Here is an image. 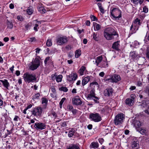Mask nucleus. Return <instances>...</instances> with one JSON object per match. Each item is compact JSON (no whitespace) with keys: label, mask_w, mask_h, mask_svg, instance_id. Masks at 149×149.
I'll use <instances>...</instances> for the list:
<instances>
[{"label":"nucleus","mask_w":149,"mask_h":149,"mask_svg":"<svg viewBox=\"0 0 149 149\" xmlns=\"http://www.w3.org/2000/svg\"><path fill=\"white\" fill-rule=\"evenodd\" d=\"M104 34L105 38L108 40H112L118 36L116 31L111 27L106 28L104 30Z\"/></svg>","instance_id":"1"},{"label":"nucleus","mask_w":149,"mask_h":149,"mask_svg":"<svg viewBox=\"0 0 149 149\" xmlns=\"http://www.w3.org/2000/svg\"><path fill=\"white\" fill-rule=\"evenodd\" d=\"M24 81L28 83L33 82L36 80V75L29 72L25 73L23 76Z\"/></svg>","instance_id":"2"},{"label":"nucleus","mask_w":149,"mask_h":149,"mask_svg":"<svg viewBox=\"0 0 149 149\" xmlns=\"http://www.w3.org/2000/svg\"><path fill=\"white\" fill-rule=\"evenodd\" d=\"M140 24V20L138 18L136 19L130 27V33L132 34L135 33L138 30Z\"/></svg>","instance_id":"3"},{"label":"nucleus","mask_w":149,"mask_h":149,"mask_svg":"<svg viewBox=\"0 0 149 149\" xmlns=\"http://www.w3.org/2000/svg\"><path fill=\"white\" fill-rule=\"evenodd\" d=\"M121 11L117 8H113L110 11L111 16L116 20H118L121 17Z\"/></svg>","instance_id":"4"},{"label":"nucleus","mask_w":149,"mask_h":149,"mask_svg":"<svg viewBox=\"0 0 149 149\" xmlns=\"http://www.w3.org/2000/svg\"><path fill=\"white\" fill-rule=\"evenodd\" d=\"M42 111V109L40 107H37L32 109L31 111V115L36 117L41 116Z\"/></svg>","instance_id":"5"},{"label":"nucleus","mask_w":149,"mask_h":149,"mask_svg":"<svg viewBox=\"0 0 149 149\" xmlns=\"http://www.w3.org/2000/svg\"><path fill=\"white\" fill-rule=\"evenodd\" d=\"M89 118L91 121L95 122H98L101 121L102 118L101 116L98 113H90L89 116Z\"/></svg>","instance_id":"6"},{"label":"nucleus","mask_w":149,"mask_h":149,"mask_svg":"<svg viewBox=\"0 0 149 149\" xmlns=\"http://www.w3.org/2000/svg\"><path fill=\"white\" fill-rule=\"evenodd\" d=\"M124 118L125 115L123 113H119L115 117L114 123L116 125H120L122 123Z\"/></svg>","instance_id":"7"},{"label":"nucleus","mask_w":149,"mask_h":149,"mask_svg":"<svg viewBox=\"0 0 149 149\" xmlns=\"http://www.w3.org/2000/svg\"><path fill=\"white\" fill-rule=\"evenodd\" d=\"M40 59L36 58L32 62V64L29 67V69L34 70L37 69L40 65Z\"/></svg>","instance_id":"8"},{"label":"nucleus","mask_w":149,"mask_h":149,"mask_svg":"<svg viewBox=\"0 0 149 149\" xmlns=\"http://www.w3.org/2000/svg\"><path fill=\"white\" fill-rule=\"evenodd\" d=\"M34 127L37 130H41L46 128V125L43 123L37 122L34 124Z\"/></svg>","instance_id":"9"},{"label":"nucleus","mask_w":149,"mask_h":149,"mask_svg":"<svg viewBox=\"0 0 149 149\" xmlns=\"http://www.w3.org/2000/svg\"><path fill=\"white\" fill-rule=\"evenodd\" d=\"M57 44L60 45H61L66 43L67 41V38L66 36L60 37L56 39Z\"/></svg>","instance_id":"10"},{"label":"nucleus","mask_w":149,"mask_h":149,"mask_svg":"<svg viewBox=\"0 0 149 149\" xmlns=\"http://www.w3.org/2000/svg\"><path fill=\"white\" fill-rule=\"evenodd\" d=\"M72 103L73 104L76 105H81L82 103L81 98L78 96L74 97L72 100Z\"/></svg>","instance_id":"11"},{"label":"nucleus","mask_w":149,"mask_h":149,"mask_svg":"<svg viewBox=\"0 0 149 149\" xmlns=\"http://www.w3.org/2000/svg\"><path fill=\"white\" fill-rule=\"evenodd\" d=\"M139 97L140 99H142L143 98L144 100H142L143 101L142 104H139L140 103V102H139L137 103V104L138 105H141L143 107H146V105L149 103V101L147 100V99L146 98L144 97H143V95H139Z\"/></svg>","instance_id":"12"},{"label":"nucleus","mask_w":149,"mask_h":149,"mask_svg":"<svg viewBox=\"0 0 149 149\" xmlns=\"http://www.w3.org/2000/svg\"><path fill=\"white\" fill-rule=\"evenodd\" d=\"M139 57V56L138 54L135 51L131 52L130 53V58L131 59H132L134 61H137Z\"/></svg>","instance_id":"13"},{"label":"nucleus","mask_w":149,"mask_h":149,"mask_svg":"<svg viewBox=\"0 0 149 149\" xmlns=\"http://www.w3.org/2000/svg\"><path fill=\"white\" fill-rule=\"evenodd\" d=\"M121 80V77L119 75L114 74L110 78L108 79L109 81L112 82H117Z\"/></svg>","instance_id":"14"},{"label":"nucleus","mask_w":149,"mask_h":149,"mask_svg":"<svg viewBox=\"0 0 149 149\" xmlns=\"http://www.w3.org/2000/svg\"><path fill=\"white\" fill-rule=\"evenodd\" d=\"M113 92V90L111 88H109L106 89L104 91V95L105 96H111L112 95Z\"/></svg>","instance_id":"15"},{"label":"nucleus","mask_w":149,"mask_h":149,"mask_svg":"<svg viewBox=\"0 0 149 149\" xmlns=\"http://www.w3.org/2000/svg\"><path fill=\"white\" fill-rule=\"evenodd\" d=\"M77 76L76 74L72 73L67 76V80L69 81H75L77 79Z\"/></svg>","instance_id":"16"},{"label":"nucleus","mask_w":149,"mask_h":149,"mask_svg":"<svg viewBox=\"0 0 149 149\" xmlns=\"http://www.w3.org/2000/svg\"><path fill=\"white\" fill-rule=\"evenodd\" d=\"M109 66V64L107 61V59L104 60H103L102 62L99 64V67L101 68H106Z\"/></svg>","instance_id":"17"},{"label":"nucleus","mask_w":149,"mask_h":149,"mask_svg":"<svg viewBox=\"0 0 149 149\" xmlns=\"http://www.w3.org/2000/svg\"><path fill=\"white\" fill-rule=\"evenodd\" d=\"M95 97V90L94 89H92L90 91V93L88 95L87 98L89 100H91Z\"/></svg>","instance_id":"18"},{"label":"nucleus","mask_w":149,"mask_h":149,"mask_svg":"<svg viewBox=\"0 0 149 149\" xmlns=\"http://www.w3.org/2000/svg\"><path fill=\"white\" fill-rule=\"evenodd\" d=\"M131 145L132 148L134 149H136L138 148L139 147V141L136 139H135V140L132 141Z\"/></svg>","instance_id":"19"},{"label":"nucleus","mask_w":149,"mask_h":149,"mask_svg":"<svg viewBox=\"0 0 149 149\" xmlns=\"http://www.w3.org/2000/svg\"><path fill=\"white\" fill-rule=\"evenodd\" d=\"M90 77L89 76L84 77L82 80V85L84 86L86 84L90 81Z\"/></svg>","instance_id":"20"},{"label":"nucleus","mask_w":149,"mask_h":149,"mask_svg":"<svg viewBox=\"0 0 149 149\" xmlns=\"http://www.w3.org/2000/svg\"><path fill=\"white\" fill-rule=\"evenodd\" d=\"M0 81L3 84V86L6 89H8V87L10 86V84L7 79L4 80H0Z\"/></svg>","instance_id":"21"},{"label":"nucleus","mask_w":149,"mask_h":149,"mask_svg":"<svg viewBox=\"0 0 149 149\" xmlns=\"http://www.w3.org/2000/svg\"><path fill=\"white\" fill-rule=\"evenodd\" d=\"M67 149H80L78 145L77 144H72L67 147Z\"/></svg>","instance_id":"22"},{"label":"nucleus","mask_w":149,"mask_h":149,"mask_svg":"<svg viewBox=\"0 0 149 149\" xmlns=\"http://www.w3.org/2000/svg\"><path fill=\"white\" fill-rule=\"evenodd\" d=\"M102 58H103L101 56L97 57L95 58V63L97 66H99L100 63H101L102 61L103 60Z\"/></svg>","instance_id":"23"},{"label":"nucleus","mask_w":149,"mask_h":149,"mask_svg":"<svg viewBox=\"0 0 149 149\" xmlns=\"http://www.w3.org/2000/svg\"><path fill=\"white\" fill-rule=\"evenodd\" d=\"M86 67L84 66H82L78 71L80 75H83L86 74Z\"/></svg>","instance_id":"24"},{"label":"nucleus","mask_w":149,"mask_h":149,"mask_svg":"<svg viewBox=\"0 0 149 149\" xmlns=\"http://www.w3.org/2000/svg\"><path fill=\"white\" fill-rule=\"evenodd\" d=\"M48 100L46 97H43L42 99V104L44 108H46L48 104Z\"/></svg>","instance_id":"25"},{"label":"nucleus","mask_w":149,"mask_h":149,"mask_svg":"<svg viewBox=\"0 0 149 149\" xmlns=\"http://www.w3.org/2000/svg\"><path fill=\"white\" fill-rule=\"evenodd\" d=\"M134 102V101H133V100H132L130 98H127L125 101L126 104L129 106L132 105Z\"/></svg>","instance_id":"26"},{"label":"nucleus","mask_w":149,"mask_h":149,"mask_svg":"<svg viewBox=\"0 0 149 149\" xmlns=\"http://www.w3.org/2000/svg\"><path fill=\"white\" fill-rule=\"evenodd\" d=\"M26 13L29 15H32L34 12V8L33 7L30 6L26 10Z\"/></svg>","instance_id":"27"},{"label":"nucleus","mask_w":149,"mask_h":149,"mask_svg":"<svg viewBox=\"0 0 149 149\" xmlns=\"http://www.w3.org/2000/svg\"><path fill=\"white\" fill-rule=\"evenodd\" d=\"M119 42L118 41L114 42L113 44L112 48L114 49L118 50L120 46Z\"/></svg>","instance_id":"28"},{"label":"nucleus","mask_w":149,"mask_h":149,"mask_svg":"<svg viewBox=\"0 0 149 149\" xmlns=\"http://www.w3.org/2000/svg\"><path fill=\"white\" fill-rule=\"evenodd\" d=\"M99 147V144L97 142H92L90 146V147L91 148H97Z\"/></svg>","instance_id":"29"},{"label":"nucleus","mask_w":149,"mask_h":149,"mask_svg":"<svg viewBox=\"0 0 149 149\" xmlns=\"http://www.w3.org/2000/svg\"><path fill=\"white\" fill-rule=\"evenodd\" d=\"M94 30L97 31L100 29L101 28L100 26L96 22H94L93 23Z\"/></svg>","instance_id":"30"},{"label":"nucleus","mask_w":149,"mask_h":149,"mask_svg":"<svg viewBox=\"0 0 149 149\" xmlns=\"http://www.w3.org/2000/svg\"><path fill=\"white\" fill-rule=\"evenodd\" d=\"M81 54V51L80 49H78L75 52V58H78Z\"/></svg>","instance_id":"31"},{"label":"nucleus","mask_w":149,"mask_h":149,"mask_svg":"<svg viewBox=\"0 0 149 149\" xmlns=\"http://www.w3.org/2000/svg\"><path fill=\"white\" fill-rule=\"evenodd\" d=\"M62 75L61 74L56 76V81L58 82H61L62 80Z\"/></svg>","instance_id":"32"},{"label":"nucleus","mask_w":149,"mask_h":149,"mask_svg":"<svg viewBox=\"0 0 149 149\" xmlns=\"http://www.w3.org/2000/svg\"><path fill=\"white\" fill-rule=\"evenodd\" d=\"M134 125L136 127L139 128L141 126V123L139 121L136 120L134 123Z\"/></svg>","instance_id":"33"},{"label":"nucleus","mask_w":149,"mask_h":149,"mask_svg":"<svg viewBox=\"0 0 149 149\" xmlns=\"http://www.w3.org/2000/svg\"><path fill=\"white\" fill-rule=\"evenodd\" d=\"M38 10L41 13H45L46 11L44 7L38 8Z\"/></svg>","instance_id":"34"},{"label":"nucleus","mask_w":149,"mask_h":149,"mask_svg":"<svg viewBox=\"0 0 149 149\" xmlns=\"http://www.w3.org/2000/svg\"><path fill=\"white\" fill-rule=\"evenodd\" d=\"M93 38L94 40L96 41H98L99 40V38L97 36V33L95 32H93Z\"/></svg>","instance_id":"35"},{"label":"nucleus","mask_w":149,"mask_h":149,"mask_svg":"<svg viewBox=\"0 0 149 149\" xmlns=\"http://www.w3.org/2000/svg\"><path fill=\"white\" fill-rule=\"evenodd\" d=\"M46 45L48 47H50L52 45V42L51 39H48L46 42Z\"/></svg>","instance_id":"36"},{"label":"nucleus","mask_w":149,"mask_h":149,"mask_svg":"<svg viewBox=\"0 0 149 149\" xmlns=\"http://www.w3.org/2000/svg\"><path fill=\"white\" fill-rule=\"evenodd\" d=\"M74 133V132L73 131V130H72L70 131L68 134V136L69 137H72Z\"/></svg>","instance_id":"37"},{"label":"nucleus","mask_w":149,"mask_h":149,"mask_svg":"<svg viewBox=\"0 0 149 149\" xmlns=\"http://www.w3.org/2000/svg\"><path fill=\"white\" fill-rule=\"evenodd\" d=\"M139 131L140 133L141 134H144L146 133V130L145 129L141 128L139 129Z\"/></svg>","instance_id":"38"},{"label":"nucleus","mask_w":149,"mask_h":149,"mask_svg":"<svg viewBox=\"0 0 149 149\" xmlns=\"http://www.w3.org/2000/svg\"><path fill=\"white\" fill-rule=\"evenodd\" d=\"M67 109L68 111H71L73 109V107L72 105L68 104L67 106Z\"/></svg>","instance_id":"39"},{"label":"nucleus","mask_w":149,"mask_h":149,"mask_svg":"<svg viewBox=\"0 0 149 149\" xmlns=\"http://www.w3.org/2000/svg\"><path fill=\"white\" fill-rule=\"evenodd\" d=\"M31 26V23H29L25 26V28L26 30H28L29 29H30Z\"/></svg>","instance_id":"40"},{"label":"nucleus","mask_w":149,"mask_h":149,"mask_svg":"<svg viewBox=\"0 0 149 149\" xmlns=\"http://www.w3.org/2000/svg\"><path fill=\"white\" fill-rule=\"evenodd\" d=\"M50 62V57H47L45 58L44 61V63L45 65H46L48 63Z\"/></svg>","instance_id":"41"},{"label":"nucleus","mask_w":149,"mask_h":149,"mask_svg":"<svg viewBox=\"0 0 149 149\" xmlns=\"http://www.w3.org/2000/svg\"><path fill=\"white\" fill-rule=\"evenodd\" d=\"M65 100V98L64 97L62 98L61 100V101H60L59 102V105L60 108H62V105Z\"/></svg>","instance_id":"42"},{"label":"nucleus","mask_w":149,"mask_h":149,"mask_svg":"<svg viewBox=\"0 0 149 149\" xmlns=\"http://www.w3.org/2000/svg\"><path fill=\"white\" fill-rule=\"evenodd\" d=\"M40 94L39 93H38L35 94V95L33 96V98L34 99H39Z\"/></svg>","instance_id":"43"},{"label":"nucleus","mask_w":149,"mask_h":149,"mask_svg":"<svg viewBox=\"0 0 149 149\" xmlns=\"http://www.w3.org/2000/svg\"><path fill=\"white\" fill-rule=\"evenodd\" d=\"M39 28L38 24L36 23L34 25L33 29L35 31H38V29Z\"/></svg>","instance_id":"44"},{"label":"nucleus","mask_w":149,"mask_h":149,"mask_svg":"<svg viewBox=\"0 0 149 149\" xmlns=\"http://www.w3.org/2000/svg\"><path fill=\"white\" fill-rule=\"evenodd\" d=\"M60 90L66 92L68 91V89L65 87H62L59 88Z\"/></svg>","instance_id":"45"},{"label":"nucleus","mask_w":149,"mask_h":149,"mask_svg":"<svg viewBox=\"0 0 149 149\" xmlns=\"http://www.w3.org/2000/svg\"><path fill=\"white\" fill-rule=\"evenodd\" d=\"M90 18L91 20L93 21H97V18L94 16L91 15L90 17Z\"/></svg>","instance_id":"46"},{"label":"nucleus","mask_w":149,"mask_h":149,"mask_svg":"<svg viewBox=\"0 0 149 149\" xmlns=\"http://www.w3.org/2000/svg\"><path fill=\"white\" fill-rule=\"evenodd\" d=\"M92 100H93L95 103H99V98L95 96L94 98H93V99H92Z\"/></svg>","instance_id":"47"},{"label":"nucleus","mask_w":149,"mask_h":149,"mask_svg":"<svg viewBox=\"0 0 149 149\" xmlns=\"http://www.w3.org/2000/svg\"><path fill=\"white\" fill-rule=\"evenodd\" d=\"M8 27L10 29H12L13 27V24L12 22H8L7 24Z\"/></svg>","instance_id":"48"},{"label":"nucleus","mask_w":149,"mask_h":149,"mask_svg":"<svg viewBox=\"0 0 149 149\" xmlns=\"http://www.w3.org/2000/svg\"><path fill=\"white\" fill-rule=\"evenodd\" d=\"M17 19L19 21H22L24 19L23 17L21 15L18 16L17 17Z\"/></svg>","instance_id":"49"},{"label":"nucleus","mask_w":149,"mask_h":149,"mask_svg":"<svg viewBox=\"0 0 149 149\" xmlns=\"http://www.w3.org/2000/svg\"><path fill=\"white\" fill-rule=\"evenodd\" d=\"M93 85H96L97 86V87H98L99 86L98 84L96 82H93L91 83L90 84V86H91Z\"/></svg>","instance_id":"50"},{"label":"nucleus","mask_w":149,"mask_h":149,"mask_svg":"<svg viewBox=\"0 0 149 149\" xmlns=\"http://www.w3.org/2000/svg\"><path fill=\"white\" fill-rule=\"evenodd\" d=\"M148 9L146 6H145L143 8V11L145 13H147L148 12Z\"/></svg>","instance_id":"51"},{"label":"nucleus","mask_w":149,"mask_h":149,"mask_svg":"<svg viewBox=\"0 0 149 149\" xmlns=\"http://www.w3.org/2000/svg\"><path fill=\"white\" fill-rule=\"evenodd\" d=\"M78 110L76 109H73L71 111L73 114L75 115L76 114V113L78 112Z\"/></svg>","instance_id":"52"},{"label":"nucleus","mask_w":149,"mask_h":149,"mask_svg":"<svg viewBox=\"0 0 149 149\" xmlns=\"http://www.w3.org/2000/svg\"><path fill=\"white\" fill-rule=\"evenodd\" d=\"M35 40V38L34 37H32L29 38V39L28 40V41L31 42Z\"/></svg>","instance_id":"53"},{"label":"nucleus","mask_w":149,"mask_h":149,"mask_svg":"<svg viewBox=\"0 0 149 149\" xmlns=\"http://www.w3.org/2000/svg\"><path fill=\"white\" fill-rule=\"evenodd\" d=\"M98 141L99 143L102 144L104 141V140L103 138H99L98 139Z\"/></svg>","instance_id":"54"},{"label":"nucleus","mask_w":149,"mask_h":149,"mask_svg":"<svg viewBox=\"0 0 149 149\" xmlns=\"http://www.w3.org/2000/svg\"><path fill=\"white\" fill-rule=\"evenodd\" d=\"M56 76L55 74H52L51 76V78L52 80H54L56 79Z\"/></svg>","instance_id":"55"},{"label":"nucleus","mask_w":149,"mask_h":149,"mask_svg":"<svg viewBox=\"0 0 149 149\" xmlns=\"http://www.w3.org/2000/svg\"><path fill=\"white\" fill-rule=\"evenodd\" d=\"M136 97V96L134 94H132L131 95V98L132 100H133V101H134V98Z\"/></svg>","instance_id":"56"},{"label":"nucleus","mask_w":149,"mask_h":149,"mask_svg":"<svg viewBox=\"0 0 149 149\" xmlns=\"http://www.w3.org/2000/svg\"><path fill=\"white\" fill-rule=\"evenodd\" d=\"M99 9L100 11V12L102 13H104V9L103 8V7H102V6L101 8H99Z\"/></svg>","instance_id":"57"},{"label":"nucleus","mask_w":149,"mask_h":149,"mask_svg":"<svg viewBox=\"0 0 149 149\" xmlns=\"http://www.w3.org/2000/svg\"><path fill=\"white\" fill-rule=\"evenodd\" d=\"M61 126L62 127H65L67 126L66 123L64 121L61 123Z\"/></svg>","instance_id":"58"},{"label":"nucleus","mask_w":149,"mask_h":149,"mask_svg":"<svg viewBox=\"0 0 149 149\" xmlns=\"http://www.w3.org/2000/svg\"><path fill=\"white\" fill-rule=\"evenodd\" d=\"M9 8L11 9H13L14 8V6L13 4L11 3L10 4Z\"/></svg>","instance_id":"59"},{"label":"nucleus","mask_w":149,"mask_h":149,"mask_svg":"<svg viewBox=\"0 0 149 149\" xmlns=\"http://www.w3.org/2000/svg\"><path fill=\"white\" fill-rule=\"evenodd\" d=\"M19 117L17 116H15L13 120L15 121H17L18 120V119L19 118Z\"/></svg>","instance_id":"60"},{"label":"nucleus","mask_w":149,"mask_h":149,"mask_svg":"<svg viewBox=\"0 0 149 149\" xmlns=\"http://www.w3.org/2000/svg\"><path fill=\"white\" fill-rule=\"evenodd\" d=\"M133 1L134 4L137 5L139 3V0H133Z\"/></svg>","instance_id":"61"},{"label":"nucleus","mask_w":149,"mask_h":149,"mask_svg":"<svg viewBox=\"0 0 149 149\" xmlns=\"http://www.w3.org/2000/svg\"><path fill=\"white\" fill-rule=\"evenodd\" d=\"M65 48L67 50H70L71 49L72 47L70 45H68L66 46Z\"/></svg>","instance_id":"62"},{"label":"nucleus","mask_w":149,"mask_h":149,"mask_svg":"<svg viewBox=\"0 0 149 149\" xmlns=\"http://www.w3.org/2000/svg\"><path fill=\"white\" fill-rule=\"evenodd\" d=\"M99 75L101 77H103L104 75V73L103 72H101L99 73Z\"/></svg>","instance_id":"63"},{"label":"nucleus","mask_w":149,"mask_h":149,"mask_svg":"<svg viewBox=\"0 0 149 149\" xmlns=\"http://www.w3.org/2000/svg\"><path fill=\"white\" fill-rule=\"evenodd\" d=\"M93 127V125L91 124H89L87 126L89 130H91Z\"/></svg>","instance_id":"64"}]
</instances>
